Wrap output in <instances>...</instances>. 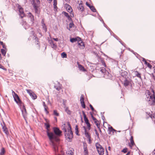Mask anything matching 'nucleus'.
<instances>
[{"instance_id": "nucleus-1", "label": "nucleus", "mask_w": 155, "mask_h": 155, "mask_svg": "<svg viewBox=\"0 0 155 155\" xmlns=\"http://www.w3.org/2000/svg\"><path fill=\"white\" fill-rule=\"evenodd\" d=\"M54 136L51 140H49L53 146L54 151L56 153L58 151V146L54 141L58 142L59 139V137L61 135L62 131L58 127H54L53 128Z\"/></svg>"}, {"instance_id": "nucleus-2", "label": "nucleus", "mask_w": 155, "mask_h": 155, "mask_svg": "<svg viewBox=\"0 0 155 155\" xmlns=\"http://www.w3.org/2000/svg\"><path fill=\"white\" fill-rule=\"evenodd\" d=\"M67 124L68 126V132H67L66 128L65 127L66 124H63V125L62 126V129L64 133L65 136L66 138L69 139V140L72 139L73 137V133L71 130V128L70 123L69 122H67Z\"/></svg>"}, {"instance_id": "nucleus-3", "label": "nucleus", "mask_w": 155, "mask_h": 155, "mask_svg": "<svg viewBox=\"0 0 155 155\" xmlns=\"http://www.w3.org/2000/svg\"><path fill=\"white\" fill-rule=\"evenodd\" d=\"M100 73L101 74L103 77L106 79H112L113 76L109 72L107 71L104 68H100Z\"/></svg>"}, {"instance_id": "nucleus-4", "label": "nucleus", "mask_w": 155, "mask_h": 155, "mask_svg": "<svg viewBox=\"0 0 155 155\" xmlns=\"http://www.w3.org/2000/svg\"><path fill=\"white\" fill-rule=\"evenodd\" d=\"M45 120L46 123H44V125L45 127V128L47 130V134L49 140H51L53 136H54V134L52 132H49V128L50 127V125L49 123H48V120L46 119H45Z\"/></svg>"}, {"instance_id": "nucleus-5", "label": "nucleus", "mask_w": 155, "mask_h": 155, "mask_svg": "<svg viewBox=\"0 0 155 155\" xmlns=\"http://www.w3.org/2000/svg\"><path fill=\"white\" fill-rule=\"evenodd\" d=\"M96 147L99 155H103L104 153V149L99 143H97Z\"/></svg>"}, {"instance_id": "nucleus-6", "label": "nucleus", "mask_w": 155, "mask_h": 155, "mask_svg": "<svg viewBox=\"0 0 155 155\" xmlns=\"http://www.w3.org/2000/svg\"><path fill=\"white\" fill-rule=\"evenodd\" d=\"M152 92L153 93L152 95L151 94L150 95V94L148 92L147 93V94H148V96L147 97L148 98L149 97H150V100L152 101V103L150 104V105H154L155 104V94H154V91L153 90H152Z\"/></svg>"}, {"instance_id": "nucleus-7", "label": "nucleus", "mask_w": 155, "mask_h": 155, "mask_svg": "<svg viewBox=\"0 0 155 155\" xmlns=\"http://www.w3.org/2000/svg\"><path fill=\"white\" fill-rule=\"evenodd\" d=\"M13 98L15 101L18 105L20 106V107L22 106L23 103L20 99L18 94L14 97Z\"/></svg>"}, {"instance_id": "nucleus-8", "label": "nucleus", "mask_w": 155, "mask_h": 155, "mask_svg": "<svg viewBox=\"0 0 155 155\" xmlns=\"http://www.w3.org/2000/svg\"><path fill=\"white\" fill-rule=\"evenodd\" d=\"M132 80L129 78L124 79V86L126 87L131 84Z\"/></svg>"}, {"instance_id": "nucleus-9", "label": "nucleus", "mask_w": 155, "mask_h": 155, "mask_svg": "<svg viewBox=\"0 0 155 155\" xmlns=\"http://www.w3.org/2000/svg\"><path fill=\"white\" fill-rule=\"evenodd\" d=\"M22 107H20L21 111L22 113V115L24 119L26 120V117L27 115V111L25 109V107L24 105L23 104L22 105ZM21 106L20 107H21Z\"/></svg>"}, {"instance_id": "nucleus-10", "label": "nucleus", "mask_w": 155, "mask_h": 155, "mask_svg": "<svg viewBox=\"0 0 155 155\" xmlns=\"http://www.w3.org/2000/svg\"><path fill=\"white\" fill-rule=\"evenodd\" d=\"M83 128H84V134L85 135V137L88 138L89 141V143H91V137L90 135V134H89V133L87 132L86 129V127L85 126H83Z\"/></svg>"}, {"instance_id": "nucleus-11", "label": "nucleus", "mask_w": 155, "mask_h": 155, "mask_svg": "<svg viewBox=\"0 0 155 155\" xmlns=\"http://www.w3.org/2000/svg\"><path fill=\"white\" fill-rule=\"evenodd\" d=\"M18 8L19 10L20 16L21 18H23L25 16V14L23 8L21 6L18 5Z\"/></svg>"}, {"instance_id": "nucleus-12", "label": "nucleus", "mask_w": 155, "mask_h": 155, "mask_svg": "<svg viewBox=\"0 0 155 155\" xmlns=\"http://www.w3.org/2000/svg\"><path fill=\"white\" fill-rule=\"evenodd\" d=\"M78 46L80 49H83L84 48V42L81 40V39L78 41Z\"/></svg>"}, {"instance_id": "nucleus-13", "label": "nucleus", "mask_w": 155, "mask_h": 155, "mask_svg": "<svg viewBox=\"0 0 155 155\" xmlns=\"http://www.w3.org/2000/svg\"><path fill=\"white\" fill-rule=\"evenodd\" d=\"M120 75L124 79L128 78V73L126 71L121 70L120 72Z\"/></svg>"}, {"instance_id": "nucleus-14", "label": "nucleus", "mask_w": 155, "mask_h": 155, "mask_svg": "<svg viewBox=\"0 0 155 155\" xmlns=\"http://www.w3.org/2000/svg\"><path fill=\"white\" fill-rule=\"evenodd\" d=\"M86 5L88 6L90 9L94 12H96V10L95 8V7L92 6L90 4L88 3L87 2H86Z\"/></svg>"}, {"instance_id": "nucleus-15", "label": "nucleus", "mask_w": 155, "mask_h": 155, "mask_svg": "<svg viewBox=\"0 0 155 155\" xmlns=\"http://www.w3.org/2000/svg\"><path fill=\"white\" fill-rule=\"evenodd\" d=\"M28 16L29 18L30 19L31 22L32 24H33L34 23V16L30 12H29L28 14Z\"/></svg>"}, {"instance_id": "nucleus-16", "label": "nucleus", "mask_w": 155, "mask_h": 155, "mask_svg": "<svg viewBox=\"0 0 155 155\" xmlns=\"http://www.w3.org/2000/svg\"><path fill=\"white\" fill-rule=\"evenodd\" d=\"M80 39H81V38L78 37H77L75 38H71L70 39V41L72 43H74L77 41H78H78Z\"/></svg>"}, {"instance_id": "nucleus-17", "label": "nucleus", "mask_w": 155, "mask_h": 155, "mask_svg": "<svg viewBox=\"0 0 155 155\" xmlns=\"http://www.w3.org/2000/svg\"><path fill=\"white\" fill-rule=\"evenodd\" d=\"M48 42L51 45V47L54 49H56L57 48V46L56 45H55L53 42V41L51 40H49L48 41Z\"/></svg>"}, {"instance_id": "nucleus-18", "label": "nucleus", "mask_w": 155, "mask_h": 155, "mask_svg": "<svg viewBox=\"0 0 155 155\" xmlns=\"http://www.w3.org/2000/svg\"><path fill=\"white\" fill-rule=\"evenodd\" d=\"M82 112L83 115L84 120L85 123L87 124L89 123V120L87 118V117L86 116L85 113L83 111Z\"/></svg>"}, {"instance_id": "nucleus-19", "label": "nucleus", "mask_w": 155, "mask_h": 155, "mask_svg": "<svg viewBox=\"0 0 155 155\" xmlns=\"http://www.w3.org/2000/svg\"><path fill=\"white\" fill-rule=\"evenodd\" d=\"M65 6L66 7L67 11L70 13H71L72 10H71L72 9L71 6L68 4H66Z\"/></svg>"}, {"instance_id": "nucleus-20", "label": "nucleus", "mask_w": 155, "mask_h": 155, "mask_svg": "<svg viewBox=\"0 0 155 155\" xmlns=\"http://www.w3.org/2000/svg\"><path fill=\"white\" fill-rule=\"evenodd\" d=\"M35 8H34V9L35 10V13L38 16H39L40 11V10L39 9V7L36 8L35 6Z\"/></svg>"}, {"instance_id": "nucleus-21", "label": "nucleus", "mask_w": 155, "mask_h": 155, "mask_svg": "<svg viewBox=\"0 0 155 155\" xmlns=\"http://www.w3.org/2000/svg\"><path fill=\"white\" fill-rule=\"evenodd\" d=\"M31 3L32 4L34 8H35V7H39V4H38L35 2V0H32L31 2Z\"/></svg>"}, {"instance_id": "nucleus-22", "label": "nucleus", "mask_w": 155, "mask_h": 155, "mask_svg": "<svg viewBox=\"0 0 155 155\" xmlns=\"http://www.w3.org/2000/svg\"><path fill=\"white\" fill-rule=\"evenodd\" d=\"M108 130L109 131V134H110L111 132H112L113 134L115 131H116V130L114 129L112 127H108Z\"/></svg>"}, {"instance_id": "nucleus-23", "label": "nucleus", "mask_w": 155, "mask_h": 155, "mask_svg": "<svg viewBox=\"0 0 155 155\" xmlns=\"http://www.w3.org/2000/svg\"><path fill=\"white\" fill-rule=\"evenodd\" d=\"M2 129L4 133L7 135L8 134V132L6 126L5 127H3Z\"/></svg>"}, {"instance_id": "nucleus-24", "label": "nucleus", "mask_w": 155, "mask_h": 155, "mask_svg": "<svg viewBox=\"0 0 155 155\" xmlns=\"http://www.w3.org/2000/svg\"><path fill=\"white\" fill-rule=\"evenodd\" d=\"M78 8V9L81 10L82 12L84 10V8L81 4H79Z\"/></svg>"}, {"instance_id": "nucleus-25", "label": "nucleus", "mask_w": 155, "mask_h": 155, "mask_svg": "<svg viewBox=\"0 0 155 155\" xmlns=\"http://www.w3.org/2000/svg\"><path fill=\"white\" fill-rule=\"evenodd\" d=\"M84 155H88V153L87 147H84Z\"/></svg>"}, {"instance_id": "nucleus-26", "label": "nucleus", "mask_w": 155, "mask_h": 155, "mask_svg": "<svg viewBox=\"0 0 155 155\" xmlns=\"http://www.w3.org/2000/svg\"><path fill=\"white\" fill-rule=\"evenodd\" d=\"M134 73L136 76L140 78V79H141L140 73H139L137 71H135Z\"/></svg>"}, {"instance_id": "nucleus-27", "label": "nucleus", "mask_w": 155, "mask_h": 155, "mask_svg": "<svg viewBox=\"0 0 155 155\" xmlns=\"http://www.w3.org/2000/svg\"><path fill=\"white\" fill-rule=\"evenodd\" d=\"M78 68L80 70L82 71H86V70L84 69V68L81 64L78 65Z\"/></svg>"}, {"instance_id": "nucleus-28", "label": "nucleus", "mask_w": 155, "mask_h": 155, "mask_svg": "<svg viewBox=\"0 0 155 155\" xmlns=\"http://www.w3.org/2000/svg\"><path fill=\"white\" fill-rule=\"evenodd\" d=\"M5 152V151L4 148L3 147L2 148L1 150L0 155H4Z\"/></svg>"}, {"instance_id": "nucleus-29", "label": "nucleus", "mask_w": 155, "mask_h": 155, "mask_svg": "<svg viewBox=\"0 0 155 155\" xmlns=\"http://www.w3.org/2000/svg\"><path fill=\"white\" fill-rule=\"evenodd\" d=\"M30 96L32 98H33L34 99H35L37 98V96L34 93H30Z\"/></svg>"}, {"instance_id": "nucleus-30", "label": "nucleus", "mask_w": 155, "mask_h": 155, "mask_svg": "<svg viewBox=\"0 0 155 155\" xmlns=\"http://www.w3.org/2000/svg\"><path fill=\"white\" fill-rule=\"evenodd\" d=\"M100 20L104 24V26L105 27H106L107 29L110 32V31H111L110 30V29L109 28H108L107 26L104 23V22L103 20L102 19H101V20L100 19Z\"/></svg>"}, {"instance_id": "nucleus-31", "label": "nucleus", "mask_w": 155, "mask_h": 155, "mask_svg": "<svg viewBox=\"0 0 155 155\" xmlns=\"http://www.w3.org/2000/svg\"><path fill=\"white\" fill-rule=\"evenodd\" d=\"M61 56L62 58H66L67 57V54L64 52H62L61 53Z\"/></svg>"}, {"instance_id": "nucleus-32", "label": "nucleus", "mask_w": 155, "mask_h": 155, "mask_svg": "<svg viewBox=\"0 0 155 155\" xmlns=\"http://www.w3.org/2000/svg\"><path fill=\"white\" fill-rule=\"evenodd\" d=\"M113 36L116 38L117 40H118L123 45H124L120 42V39L115 34H113Z\"/></svg>"}, {"instance_id": "nucleus-33", "label": "nucleus", "mask_w": 155, "mask_h": 155, "mask_svg": "<svg viewBox=\"0 0 155 155\" xmlns=\"http://www.w3.org/2000/svg\"><path fill=\"white\" fill-rule=\"evenodd\" d=\"M150 116L152 120L155 122V113L151 114Z\"/></svg>"}, {"instance_id": "nucleus-34", "label": "nucleus", "mask_w": 155, "mask_h": 155, "mask_svg": "<svg viewBox=\"0 0 155 155\" xmlns=\"http://www.w3.org/2000/svg\"><path fill=\"white\" fill-rule=\"evenodd\" d=\"M53 114L56 116H59V114L57 112L56 110H54Z\"/></svg>"}, {"instance_id": "nucleus-35", "label": "nucleus", "mask_w": 155, "mask_h": 155, "mask_svg": "<svg viewBox=\"0 0 155 155\" xmlns=\"http://www.w3.org/2000/svg\"><path fill=\"white\" fill-rule=\"evenodd\" d=\"M1 52L4 56H5L6 54V52L4 49H1Z\"/></svg>"}, {"instance_id": "nucleus-36", "label": "nucleus", "mask_w": 155, "mask_h": 155, "mask_svg": "<svg viewBox=\"0 0 155 155\" xmlns=\"http://www.w3.org/2000/svg\"><path fill=\"white\" fill-rule=\"evenodd\" d=\"M42 28L45 31V32L47 31V28L45 24H44L43 25H42Z\"/></svg>"}, {"instance_id": "nucleus-37", "label": "nucleus", "mask_w": 155, "mask_h": 155, "mask_svg": "<svg viewBox=\"0 0 155 155\" xmlns=\"http://www.w3.org/2000/svg\"><path fill=\"white\" fill-rule=\"evenodd\" d=\"M66 153L68 155H74L73 153L71 150L67 151L66 152Z\"/></svg>"}, {"instance_id": "nucleus-38", "label": "nucleus", "mask_w": 155, "mask_h": 155, "mask_svg": "<svg viewBox=\"0 0 155 155\" xmlns=\"http://www.w3.org/2000/svg\"><path fill=\"white\" fill-rule=\"evenodd\" d=\"M130 141V144H129V146L130 147H132L135 144V143L134 142V140Z\"/></svg>"}, {"instance_id": "nucleus-39", "label": "nucleus", "mask_w": 155, "mask_h": 155, "mask_svg": "<svg viewBox=\"0 0 155 155\" xmlns=\"http://www.w3.org/2000/svg\"><path fill=\"white\" fill-rule=\"evenodd\" d=\"M65 111L68 114H70L71 113V111L68 109V108H66L65 109Z\"/></svg>"}, {"instance_id": "nucleus-40", "label": "nucleus", "mask_w": 155, "mask_h": 155, "mask_svg": "<svg viewBox=\"0 0 155 155\" xmlns=\"http://www.w3.org/2000/svg\"><path fill=\"white\" fill-rule=\"evenodd\" d=\"M62 14L64 15V16L66 17L69 15L68 13L64 11H63L62 12Z\"/></svg>"}, {"instance_id": "nucleus-41", "label": "nucleus", "mask_w": 155, "mask_h": 155, "mask_svg": "<svg viewBox=\"0 0 155 155\" xmlns=\"http://www.w3.org/2000/svg\"><path fill=\"white\" fill-rule=\"evenodd\" d=\"M81 104L82 107L84 108H85L86 106L84 101L81 102Z\"/></svg>"}, {"instance_id": "nucleus-42", "label": "nucleus", "mask_w": 155, "mask_h": 155, "mask_svg": "<svg viewBox=\"0 0 155 155\" xmlns=\"http://www.w3.org/2000/svg\"><path fill=\"white\" fill-rule=\"evenodd\" d=\"M90 114H91V117L92 118V119H93V120L94 121H96V120H97V119L95 118L94 117V116H93L92 114V113L91 112H90Z\"/></svg>"}, {"instance_id": "nucleus-43", "label": "nucleus", "mask_w": 155, "mask_h": 155, "mask_svg": "<svg viewBox=\"0 0 155 155\" xmlns=\"http://www.w3.org/2000/svg\"><path fill=\"white\" fill-rule=\"evenodd\" d=\"M90 107L91 108V110L93 112H96V111L94 110V107H93L92 106L91 104H90L89 105Z\"/></svg>"}, {"instance_id": "nucleus-44", "label": "nucleus", "mask_w": 155, "mask_h": 155, "mask_svg": "<svg viewBox=\"0 0 155 155\" xmlns=\"http://www.w3.org/2000/svg\"><path fill=\"white\" fill-rule=\"evenodd\" d=\"M80 102H84V98L83 95H82L80 99Z\"/></svg>"}, {"instance_id": "nucleus-45", "label": "nucleus", "mask_w": 155, "mask_h": 155, "mask_svg": "<svg viewBox=\"0 0 155 155\" xmlns=\"http://www.w3.org/2000/svg\"><path fill=\"white\" fill-rule=\"evenodd\" d=\"M127 148H125L122 150V152H123L124 153H126L127 152Z\"/></svg>"}, {"instance_id": "nucleus-46", "label": "nucleus", "mask_w": 155, "mask_h": 155, "mask_svg": "<svg viewBox=\"0 0 155 155\" xmlns=\"http://www.w3.org/2000/svg\"><path fill=\"white\" fill-rule=\"evenodd\" d=\"M86 124L87 125V126L88 130H90L91 129V124L90 123H89Z\"/></svg>"}, {"instance_id": "nucleus-47", "label": "nucleus", "mask_w": 155, "mask_h": 155, "mask_svg": "<svg viewBox=\"0 0 155 155\" xmlns=\"http://www.w3.org/2000/svg\"><path fill=\"white\" fill-rule=\"evenodd\" d=\"M74 25L73 22L70 23L69 24V27L70 28H71L73 26H74Z\"/></svg>"}, {"instance_id": "nucleus-48", "label": "nucleus", "mask_w": 155, "mask_h": 155, "mask_svg": "<svg viewBox=\"0 0 155 155\" xmlns=\"http://www.w3.org/2000/svg\"><path fill=\"white\" fill-rule=\"evenodd\" d=\"M54 88L58 91L60 90L61 88L60 87H57L56 86H54Z\"/></svg>"}, {"instance_id": "nucleus-49", "label": "nucleus", "mask_w": 155, "mask_h": 155, "mask_svg": "<svg viewBox=\"0 0 155 155\" xmlns=\"http://www.w3.org/2000/svg\"><path fill=\"white\" fill-rule=\"evenodd\" d=\"M12 93L13 96V97H14L17 94L13 90H12Z\"/></svg>"}, {"instance_id": "nucleus-50", "label": "nucleus", "mask_w": 155, "mask_h": 155, "mask_svg": "<svg viewBox=\"0 0 155 155\" xmlns=\"http://www.w3.org/2000/svg\"><path fill=\"white\" fill-rule=\"evenodd\" d=\"M48 107H44L45 110L46 112V114H48L49 113L48 111L47 110V109Z\"/></svg>"}, {"instance_id": "nucleus-51", "label": "nucleus", "mask_w": 155, "mask_h": 155, "mask_svg": "<svg viewBox=\"0 0 155 155\" xmlns=\"http://www.w3.org/2000/svg\"><path fill=\"white\" fill-rule=\"evenodd\" d=\"M95 124L97 126V127L99 129L100 131L101 132V130L100 128V125L98 123H97Z\"/></svg>"}, {"instance_id": "nucleus-52", "label": "nucleus", "mask_w": 155, "mask_h": 155, "mask_svg": "<svg viewBox=\"0 0 155 155\" xmlns=\"http://www.w3.org/2000/svg\"><path fill=\"white\" fill-rule=\"evenodd\" d=\"M94 131L95 132V134H96L97 136V137H99V134L97 132L96 129H95Z\"/></svg>"}, {"instance_id": "nucleus-53", "label": "nucleus", "mask_w": 155, "mask_h": 155, "mask_svg": "<svg viewBox=\"0 0 155 155\" xmlns=\"http://www.w3.org/2000/svg\"><path fill=\"white\" fill-rule=\"evenodd\" d=\"M147 67L149 68H152V65L149 63H148L147 64Z\"/></svg>"}, {"instance_id": "nucleus-54", "label": "nucleus", "mask_w": 155, "mask_h": 155, "mask_svg": "<svg viewBox=\"0 0 155 155\" xmlns=\"http://www.w3.org/2000/svg\"><path fill=\"white\" fill-rule=\"evenodd\" d=\"M54 4L53 5H57V0H53Z\"/></svg>"}, {"instance_id": "nucleus-55", "label": "nucleus", "mask_w": 155, "mask_h": 155, "mask_svg": "<svg viewBox=\"0 0 155 155\" xmlns=\"http://www.w3.org/2000/svg\"><path fill=\"white\" fill-rule=\"evenodd\" d=\"M67 18H68V20L69 21H71L72 19L71 18L70 16L69 15L68 16Z\"/></svg>"}, {"instance_id": "nucleus-56", "label": "nucleus", "mask_w": 155, "mask_h": 155, "mask_svg": "<svg viewBox=\"0 0 155 155\" xmlns=\"http://www.w3.org/2000/svg\"><path fill=\"white\" fill-rule=\"evenodd\" d=\"M101 62L102 63V64H103V65H104V67H106V64H105V63L104 61H101Z\"/></svg>"}, {"instance_id": "nucleus-57", "label": "nucleus", "mask_w": 155, "mask_h": 155, "mask_svg": "<svg viewBox=\"0 0 155 155\" xmlns=\"http://www.w3.org/2000/svg\"><path fill=\"white\" fill-rule=\"evenodd\" d=\"M26 91H27V92L30 95V93H31L30 92V90H26Z\"/></svg>"}, {"instance_id": "nucleus-58", "label": "nucleus", "mask_w": 155, "mask_h": 155, "mask_svg": "<svg viewBox=\"0 0 155 155\" xmlns=\"http://www.w3.org/2000/svg\"><path fill=\"white\" fill-rule=\"evenodd\" d=\"M26 91H27V92L30 95V93H31L30 92V90H26Z\"/></svg>"}, {"instance_id": "nucleus-59", "label": "nucleus", "mask_w": 155, "mask_h": 155, "mask_svg": "<svg viewBox=\"0 0 155 155\" xmlns=\"http://www.w3.org/2000/svg\"><path fill=\"white\" fill-rule=\"evenodd\" d=\"M75 131L78 130V125H76L75 127Z\"/></svg>"}, {"instance_id": "nucleus-60", "label": "nucleus", "mask_w": 155, "mask_h": 155, "mask_svg": "<svg viewBox=\"0 0 155 155\" xmlns=\"http://www.w3.org/2000/svg\"><path fill=\"white\" fill-rule=\"evenodd\" d=\"M43 105L44 107H48L46 106V105L45 104V103L44 102H43Z\"/></svg>"}, {"instance_id": "nucleus-61", "label": "nucleus", "mask_w": 155, "mask_h": 155, "mask_svg": "<svg viewBox=\"0 0 155 155\" xmlns=\"http://www.w3.org/2000/svg\"><path fill=\"white\" fill-rule=\"evenodd\" d=\"M1 125L2 126V127H6V126L5 125V123L4 122H3V124H1Z\"/></svg>"}, {"instance_id": "nucleus-62", "label": "nucleus", "mask_w": 155, "mask_h": 155, "mask_svg": "<svg viewBox=\"0 0 155 155\" xmlns=\"http://www.w3.org/2000/svg\"><path fill=\"white\" fill-rule=\"evenodd\" d=\"M53 39L55 41H57L58 40V38H53Z\"/></svg>"}, {"instance_id": "nucleus-63", "label": "nucleus", "mask_w": 155, "mask_h": 155, "mask_svg": "<svg viewBox=\"0 0 155 155\" xmlns=\"http://www.w3.org/2000/svg\"><path fill=\"white\" fill-rule=\"evenodd\" d=\"M41 23L42 24V25H43L44 24H45L44 23V20L43 19H42V20L41 21Z\"/></svg>"}, {"instance_id": "nucleus-64", "label": "nucleus", "mask_w": 155, "mask_h": 155, "mask_svg": "<svg viewBox=\"0 0 155 155\" xmlns=\"http://www.w3.org/2000/svg\"><path fill=\"white\" fill-rule=\"evenodd\" d=\"M54 5V9H57V5Z\"/></svg>"}]
</instances>
